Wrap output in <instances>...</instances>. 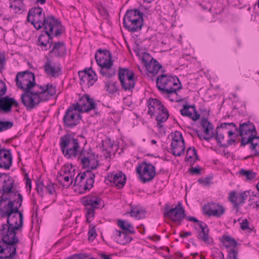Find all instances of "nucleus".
<instances>
[{"label":"nucleus","mask_w":259,"mask_h":259,"mask_svg":"<svg viewBox=\"0 0 259 259\" xmlns=\"http://www.w3.org/2000/svg\"><path fill=\"white\" fill-rule=\"evenodd\" d=\"M7 224L0 226V259H13L16 255L19 243L16 231L23 226V214L18 208L11 209L7 212Z\"/></svg>","instance_id":"1"},{"label":"nucleus","mask_w":259,"mask_h":259,"mask_svg":"<svg viewBox=\"0 0 259 259\" xmlns=\"http://www.w3.org/2000/svg\"><path fill=\"white\" fill-rule=\"evenodd\" d=\"M39 90H27L21 95V101L27 111H31L42 103L48 101L56 93V87L52 83L37 85Z\"/></svg>","instance_id":"2"},{"label":"nucleus","mask_w":259,"mask_h":259,"mask_svg":"<svg viewBox=\"0 0 259 259\" xmlns=\"http://www.w3.org/2000/svg\"><path fill=\"white\" fill-rule=\"evenodd\" d=\"M157 87L162 93L168 95L169 99L174 102V100L170 99V95L177 94V92L182 88L180 81L176 76H172L162 74L156 79Z\"/></svg>","instance_id":"3"},{"label":"nucleus","mask_w":259,"mask_h":259,"mask_svg":"<svg viewBox=\"0 0 259 259\" xmlns=\"http://www.w3.org/2000/svg\"><path fill=\"white\" fill-rule=\"evenodd\" d=\"M60 146L64 156L67 159H74L79 154L78 140L70 134H66L61 138Z\"/></svg>","instance_id":"4"},{"label":"nucleus","mask_w":259,"mask_h":259,"mask_svg":"<svg viewBox=\"0 0 259 259\" xmlns=\"http://www.w3.org/2000/svg\"><path fill=\"white\" fill-rule=\"evenodd\" d=\"M123 24L131 32L140 31L143 26V14L137 9L128 10L124 15Z\"/></svg>","instance_id":"5"},{"label":"nucleus","mask_w":259,"mask_h":259,"mask_svg":"<svg viewBox=\"0 0 259 259\" xmlns=\"http://www.w3.org/2000/svg\"><path fill=\"white\" fill-rule=\"evenodd\" d=\"M42 27L45 31L51 33L55 37L60 36L64 31L61 21L53 15L47 16L40 22V27L36 29L38 30Z\"/></svg>","instance_id":"6"},{"label":"nucleus","mask_w":259,"mask_h":259,"mask_svg":"<svg viewBox=\"0 0 259 259\" xmlns=\"http://www.w3.org/2000/svg\"><path fill=\"white\" fill-rule=\"evenodd\" d=\"M134 76L135 74L133 71L129 69L119 68L118 79L121 84V89L124 91L133 92L136 83Z\"/></svg>","instance_id":"7"},{"label":"nucleus","mask_w":259,"mask_h":259,"mask_svg":"<svg viewBox=\"0 0 259 259\" xmlns=\"http://www.w3.org/2000/svg\"><path fill=\"white\" fill-rule=\"evenodd\" d=\"M101 202L102 199L97 196H88L82 199V203L85 206V217L88 223L91 222V218H94L95 209L102 206Z\"/></svg>","instance_id":"8"},{"label":"nucleus","mask_w":259,"mask_h":259,"mask_svg":"<svg viewBox=\"0 0 259 259\" xmlns=\"http://www.w3.org/2000/svg\"><path fill=\"white\" fill-rule=\"evenodd\" d=\"M141 181L145 183L152 181L156 175L155 167L151 163L144 161L136 168Z\"/></svg>","instance_id":"9"},{"label":"nucleus","mask_w":259,"mask_h":259,"mask_svg":"<svg viewBox=\"0 0 259 259\" xmlns=\"http://www.w3.org/2000/svg\"><path fill=\"white\" fill-rule=\"evenodd\" d=\"M184 209L170 207L169 204H166L164 207L163 216L168 219L177 225H180L186 217Z\"/></svg>","instance_id":"10"},{"label":"nucleus","mask_w":259,"mask_h":259,"mask_svg":"<svg viewBox=\"0 0 259 259\" xmlns=\"http://www.w3.org/2000/svg\"><path fill=\"white\" fill-rule=\"evenodd\" d=\"M201 126L203 127L204 133L207 135V137H204L203 139L209 142L213 137H215L218 143L222 144V141L225 139V135L217 130L215 134L213 132H210L213 129V126L211 122L206 118H202L200 121Z\"/></svg>","instance_id":"11"},{"label":"nucleus","mask_w":259,"mask_h":259,"mask_svg":"<svg viewBox=\"0 0 259 259\" xmlns=\"http://www.w3.org/2000/svg\"><path fill=\"white\" fill-rule=\"evenodd\" d=\"M72 105L74 107L73 109H76L79 113L88 112L97 107L94 99L87 94L80 98L76 103Z\"/></svg>","instance_id":"12"},{"label":"nucleus","mask_w":259,"mask_h":259,"mask_svg":"<svg viewBox=\"0 0 259 259\" xmlns=\"http://www.w3.org/2000/svg\"><path fill=\"white\" fill-rule=\"evenodd\" d=\"M95 175L90 170L79 172L74 181V186L80 185L83 180L86 179L82 189L84 191L90 190L94 186Z\"/></svg>","instance_id":"13"},{"label":"nucleus","mask_w":259,"mask_h":259,"mask_svg":"<svg viewBox=\"0 0 259 259\" xmlns=\"http://www.w3.org/2000/svg\"><path fill=\"white\" fill-rule=\"evenodd\" d=\"M72 105L69 106L65 113L63 118L64 126L66 127L72 128L77 125L81 119L79 113H75L77 111Z\"/></svg>","instance_id":"14"},{"label":"nucleus","mask_w":259,"mask_h":259,"mask_svg":"<svg viewBox=\"0 0 259 259\" xmlns=\"http://www.w3.org/2000/svg\"><path fill=\"white\" fill-rule=\"evenodd\" d=\"M44 11L39 7L32 8L29 10L27 21L36 28L40 27V23L46 17Z\"/></svg>","instance_id":"15"},{"label":"nucleus","mask_w":259,"mask_h":259,"mask_svg":"<svg viewBox=\"0 0 259 259\" xmlns=\"http://www.w3.org/2000/svg\"><path fill=\"white\" fill-rule=\"evenodd\" d=\"M222 241L223 245L227 249L232 247L230 250H228V259H237L238 251L236 249L238 245V243L235 240L228 236H223L222 237Z\"/></svg>","instance_id":"16"},{"label":"nucleus","mask_w":259,"mask_h":259,"mask_svg":"<svg viewBox=\"0 0 259 259\" xmlns=\"http://www.w3.org/2000/svg\"><path fill=\"white\" fill-rule=\"evenodd\" d=\"M142 61L144 62L146 69L150 73L153 74H157L159 69L162 67L161 65L156 60L152 58L147 53H144L142 58Z\"/></svg>","instance_id":"17"},{"label":"nucleus","mask_w":259,"mask_h":259,"mask_svg":"<svg viewBox=\"0 0 259 259\" xmlns=\"http://www.w3.org/2000/svg\"><path fill=\"white\" fill-rule=\"evenodd\" d=\"M13 106L19 107V103L14 98L9 96L0 97V111L4 113L10 112Z\"/></svg>","instance_id":"18"},{"label":"nucleus","mask_w":259,"mask_h":259,"mask_svg":"<svg viewBox=\"0 0 259 259\" xmlns=\"http://www.w3.org/2000/svg\"><path fill=\"white\" fill-rule=\"evenodd\" d=\"M105 180L114 184L118 189H121L124 186L126 179L125 175L122 171H119L115 175L108 174Z\"/></svg>","instance_id":"19"},{"label":"nucleus","mask_w":259,"mask_h":259,"mask_svg":"<svg viewBox=\"0 0 259 259\" xmlns=\"http://www.w3.org/2000/svg\"><path fill=\"white\" fill-rule=\"evenodd\" d=\"M12 164V156L10 150H0V167L9 169Z\"/></svg>","instance_id":"20"},{"label":"nucleus","mask_w":259,"mask_h":259,"mask_svg":"<svg viewBox=\"0 0 259 259\" xmlns=\"http://www.w3.org/2000/svg\"><path fill=\"white\" fill-rule=\"evenodd\" d=\"M67 52L66 47L64 41L55 42L49 54L57 58H64Z\"/></svg>","instance_id":"21"},{"label":"nucleus","mask_w":259,"mask_h":259,"mask_svg":"<svg viewBox=\"0 0 259 259\" xmlns=\"http://www.w3.org/2000/svg\"><path fill=\"white\" fill-rule=\"evenodd\" d=\"M38 41L39 45L42 47V50H49L54 43L52 33L45 31L39 36Z\"/></svg>","instance_id":"22"},{"label":"nucleus","mask_w":259,"mask_h":259,"mask_svg":"<svg viewBox=\"0 0 259 259\" xmlns=\"http://www.w3.org/2000/svg\"><path fill=\"white\" fill-rule=\"evenodd\" d=\"M198 225L201 230L198 232V234L197 236V238L199 240H201L207 244H212L213 239L209 237V230L207 225L203 222H200V224Z\"/></svg>","instance_id":"23"},{"label":"nucleus","mask_w":259,"mask_h":259,"mask_svg":"<svg viewBox=\"0 0 259 259\" xmlns=\"http://www.w3.org/2000/svg\"><path fill=\"white\" fill-rule=\"evenodd\" d=\"M99 62L100 63L99 66L101 67L100 72L103 76L110 78L115 74V69H112L113 61H109L107 63H105V62H102L101 60H99Z\"/></svg>","instance_id":"24"},{"label":"nucleus","mask_w":259,"mask_h":259,"mask_svg":"<svg viewBox=\"0 0 259 259\" xmlns=\"http://www.w3.org/2000/svg\"><path fill=\"white\" fill-rule=\"evenodd\" d=\"M237 132H238V134L236 135V136H240L241 137L247 135L250 133H253L254 132L256 133L254 125L249 121L243 123H240L239 127L238 128L237 127Z\"/></svg>","instance_id":"25"},{"label":"nucleus","mask_w":259,"mask_h":259,"mask_svg":"<svg viewBox=\"0 0 259 259\" xmlns=\"http://www.w3.org/2000/svg\"><path fill=\"white\" fill-rule=\"evenodd\" d=\"M78 74L80 80V84L83 85L87 82L88 87L93 85L98 79V77L96 73H94V74H87L84 71H78Z\"/></svg>","instance_id":"26"},{"label":"nucleus","mask_w":259,"mask_h":259,"mask_svg":"<svg viewBox=\"0 0 259 259\" xmlns=\"http://www.w3.org/2000/svg\"><path fill=\"white\" fill-rule=\"evenodd\" d=\"M14 182L15 181L14 179L11 176H9L8 177L4 178L3 186L2 187L3 195L13 193L14 196H16L17 191L16 190H13L14 186Z\"/></svg>","instance_id":"27"},{"label":"nucleus","mask_w":259,"mask_h":259,"mask_svg":"<svg viewBox=\"0 0 259 259\" xmlns=\"http://www.w3.org/2000/svg\"><path fill=\"white\" fill-rule=\"evenodd\" d=\"M45 72L53 77H58L60 74L61 71V67L60 65L57 66H53L50 63V61L48 60L44 66Z\"/></svg>","instance_id":"28"},{"label":"nucleus","mask_w":259,"mask_h":259,"mask_svg":"<svg viewBox=\"0 0 259 259\" xmlns=\"http://www.w3.org/2000/svg\"><path fill=\"white\" fill-rule=\"evenodd\" d=\"M171 153L175 156H181L184 153L185 142H171Z\"/></svg>","instance_id":"29"},{"label":"nucleus","mask_w":259,"mask_h":259,"mask_svg":"<svg viewBox=\"0 0 259 259\" xmlns=\"http://www.w3.org/2000/svg\"><path fill=\"white\" fill-rule=\"evenodd\" d=\"M199 160L196 149L194 147L188 148L186 153L185 160L189 162L190 165H193L196 161Z\"/></svg>","instance_id":"30"},{"label":"nucleus","mask_w":259,"mask_h":259,"mask_svg":"<svg viewBox=\"0 0 259 259\" xmlns=\"http://www.w3.org/2000/svg\"><path fill=\"white\" fill-rule=\"evenodd\" d=\"M97 53L100 54H103L102 57H99L98 54L96 53L95 59L98 65H99V60H101L102 62L107 63L109 61H113L112 59V55L110 52L107 50H102L101 49L97 50Z\"/></svg>","instance_id":"31"},{"label":"nucleus","mask_w":259,"mask_h":259,"mask_svg":"<svg viewBox=\"0 0 259 259\" xmlns=\"http://www.w3.org/2000/svg\"><path fill=\"white\" fill-rule=\"evenodd\" d=\"M23 79L27 81H31L33 83H36L35 81L34 74L29 71H25L23 72H18L16 77V84L19 83V79Z\"/></svg>","instance_id":"32"},{"label":"nucleus","mask_w":259,"mask_h":259,"mask_svg":"<svg viewBox=\"0 0 259 259\" xmlns=\"http://www.w3.org/2000/svg\"><path fill=\"white\" fill-rule=\"evenodd\" d=\"M18 88L22 89L23 92H27L28 90L31 91L35 89L36 87L37 88V84L36 83L31 82V81L19 79V83L17 84Z\"/></svg>","instance_id":"33"},{"label":"nucleus","mask_w":259,"mask_h":259,"mask_svg":"<svg viewBox=\"0 0 259 259\" xmlns=\"http://www.w3.org/2000/svg\"><path fill=\"white\" fill-rule=\"evenodd\" d=\"M190 105H184L183 109L180 110L182 115L187 116L192 119L193 121H196L200 117V114L198 112H195V114H193L192 112L189 111Z\"/></svg>","instance_id":"34"},{"label":"nucleus","mask_w":259,"mask_h":259,"mask_svg":"<svg viewBox=\"0 0 259 259\" xmlns=\"http://www.w3.org/2000/svg\"><path fill=\"white\" fill-rule=\"evenodd\" d=\"M255 139H259V137L251 134L246 139V137H243V136L241 141V146H245L247 144H250V149L251 150H253L255 149L257 145V144L255 143Z\"/></svg>","instance_id":"35"},{"label":"nucleus","mask_w":259,"mask_h":259,"mask_svg":"<svg viewBox=\"0 0 259 259\" xmlns=\"http://www.w3.org/2000/svg\"><path fill=\"white\" fill-rule=\"evenodd\" d=\"M117 225L122 230V232H128L131 234L135 233V230L133 226L131 223H127L126 221L118 220Z\"/></svg>","instance_id":"36"},{"label":"nucleus","mask_w":259,"mask_h":259,"mask_svg":"<svg viewBox=\"0 0 259 259\" xmlns=\"http://www.w3.org/2000/svg\"><path fill=\"white\" fill-rule=\"evenodd\" d=\"M15 209L14 208V201H9L8 203H2L0 205V215L2 218H6L7 212L9 211L11 209Z\"/></svg>","instance_id":"37"},{"label":"nucleus","mask_w":259,"mask_h":259,"mask_svg":"<svg viewBox=\"0 0 259 259\" xmlns=\"http://www.w3.org/2000/svg\"><path fill=\"white\" fill-rule=\"evenodd\" d=\"M116 235L120 237L119 243L122 245L130 243L133 238L129 236V233L126 232H121V231L116 230L115 231Z\"/></svg>","instance_id":"38"},{"label":"nucleus","mask_w":259,"mask_h":259,"mask_svg":"<svg viewBox=\"0 0 259 259\" xmlns=\"http://www.w3.org/2000/svg\"><path fill=\"white\" fill-rule=\"evenodd\" d=\"M148 104L149 108L148 113L149 114L153 116L156 112L157 106L159 105V100L157 99L150 98L149 99Z\"/></svg>","instance_id":"39"},{"label":"nucleus","mask_w":259,"mask_h":259,"mask_svg":"<svg viewBox=\"0 0 259 259\" xmlns=\"http://www.w3.org/2000/svg\"><path fill=\"white\" fill-rule=\"evenodd\" d=\"M117 84L116 81H107L105 82V89L109 94H113L118 91Z\"/></svg>","instance_id":"40"},{"label":"nucleus","mask_w":259,"mask_h":259,"mask_svg":"<svg viewBox=\"0 0 259 259\" xmlns=\"http://www.w3.org/2000/svg\"><path fill=\"white\" fill-rule=\"evenodd\" d=\"M216 207L217 208H219V204L211 202L207 204H205L202 208L203 212L204 214L209 216V214L210 213H212V211H213Z\"/></svg>","instance_id":"41"},{"label":"nucleus","mask_w":259,"mask_h":259,"mask_svg":"<svg viewBox=\"0 0 259 259\" xmlns=\"http://www.w3.org/2000/svg\"><path fill=\"white\" fill-rule=\"evenodd\" d=\"M239 198V195H237L236 192L232 191L230 192L229 200L235 208H238L240 205Z\"/></svg>","instance_id":"42"},{"label":"nucleus","mask_w":259,"mask_h":259,"mask_svg":"<svg viewBox=\"0 0 259 259\" xmlns=\"http://www.w3.org/2000/svg\"><path fill=\"white\" fill-rule=\"evenodd\" d=\"M10 8H13L16 11L21 10L23 6V0H9Z\"/></svg>","instance_id":"43"},{"label":"nucleus","mask_w":259,"mask_h":259,"mask_svg":"<svg viewBox=\"0 0 259 259\" xmlns=\"http://www.w3.org/2000/svg\"><path fill=\"white\" fill-rule=\"evenodd\" d=\"M239 174L241 175L245 176L246 179L248 180H253L256 176V174L252 170H245L244 169H241L239 171Z\"/></svg>","instance_id":"44"},{"label":"nucleus","mask_w":259,"mask_h":259,"mask_svg":"<svg viewBox=\"0 0 259 259\" xmlns=\"http://www.w3.org/2000/svg\"><path fill=\"white\" fill-rule=\"evenodd\" d=\"M169 117V113L167 110L165 111L158 113L156 117V120L160 122H165Z\"/></svg>","instance_id":"45"},{"label":"nucleus","mask_w":259,"mask_h":259,"mask_svg":"<svg viewBox=\"0 0 259 259\" xmlns=\"http://www.w3.org/2000/svg\"><path fill=\"white\" fill-rule=\"evenodd\" d=\"M219 208H217L212 211V213L209 214V216H215L217 217H220L225 212V209L224 207L219 204Z\"/></svg>","instance_id":"46"},{"label":"nucleus","mask_w":259,"mask_h":259,"mask_svg":"<svg viewBox=\"0 0 259 259\" xmlns=\"http://www.w3.org/2000/svg\"><path fill=\"white\" fill-rule=\"evenodd\" d=\"M78 158H82V157H90V158H92L94 156L93 154L92 151L91 149L85 150L84 149L81 150H79V154L77 156Z\"/></svg>","instance_id":"47"},{"label":"nucleus","mask_w":259,"mask_h":259,"mask_svg":"<svg viewBox=\"0 0 259 259\" xmlns=\"http://www.w3.org/2000/svg\"><path fill=\"white\" fill-rule=\"evenodd\" d=\"M89 228L90 229L88 232V239L89 240L93 241L97 235L95 229V226H93V225H90Z\"/></svg>","instance_id":"48"},{"label":"nucleus","mask_w":259,"mask_h":259,"mask_svg":"<svg viewBox=\"0 0 259 259\" xmlns=\"http://www.w3.org/2000/svg\"><path fill=\"white\" fill-rule=\"evenodd\" d=\"M13 123L12 121H0L1 132L10 129L13 126Z\"/></svg>","instance_id":"49"},{"label":"nucleus","mask_w":259,"mask_h":259,"mask_svg":"<svg viewBox=\"0 0 259 259\" xmlns=\"http://www.w3.org/2000/svg\"><path fill=\"white\" fill-rule=\"evenodd\" d=\"M129 213L131 214V217L136 218L138 217L139 219H141L144 217L145 212L141 210H135L132 209Z\"/></svg>","instance_id":"50"},{"label":"nucleus","mask_w":259,"mask_h":259,"mask_svg":"<svg viewBox=\"0 0 259 259\" xmlns=\"http://www.w3.org/2000/svg\"><path fill=\"white\" fill-rule=\"evenodd\" d=\"M171 142H185L181 132L175 131L172 137Z\"/></svg>","instance_id":"51"},{"label":"nucleus","mask_w":259,"mask_h":259,"mask_svg":"<svg viewBox=\"0 0 259 259\" xmlns=\"http://www.w3.org/2000/svg\"><path fill=\"white\" fill-rule=\"evenodd\" d=\"M89 255L86 253H76L70 255L65 259H85L89 257Z\"/></svg>","instance_id":"52"},{"label":"nucleus","mask_w":259,"mask_h":259,"mask_svg":"<svg viewBox=\"0 0 259 259\" xmlns=\"http://www.w3.org/2000/svg\"><path fill=\"white\" fill-rule=\"evenodd\" d=\"M228 125H232V127L235 129V132H237V126L236 124L233 122L222 123L217 127V130H220V128L229 129Z\"/></svg>","instance_id":"53"},{"label":"nucleus","mask_w":259,"mask_h":259,"mask_svg":"<svg viewBox=\"0 0 259 259\" xmlns=\"http://www.w3.org/2000/svg\"><path fill=\"white\" fill-rule=\"evenodd\" d=\"M91 158L90 157H82V158H78L80 160L81 164L83 167H90L91 162Z\"/></svg>","instance_id":"54"},{"label":"nucleus","mask_w":259,"mask_h":259,"mask_svg":"<svg viewBox=\"0 0 259 259\" xmlns=\"http://www.w3.org/2000/svg\"><path fill=\"white\" fill-rule=\"evenodd\" d=\"M73 168V165L70 163H66L61 168L62 171L65 175H68L70 170L72 169Z\"/></svg>","instance_id":"55"},{"label":"nucleus","mask_w":259,"mask_h":259,"mask_svg":"<svg viewBox=\"0 0 259 259\" xmlns=\"http://www.w3.org/2000/svg\"><path fill=\"white\" fill-rule=\"evenodd\" d=\"M249 194V192L246 191L243 192H241L239 194V203L240 205L244 203L245 202V200L247 198Z\"/></svg>","instance_id":"56"},{"label":"nucleus","mask_w":259,"mask_h":259,"mask_svg":"<svg viewBox=\"0 0 259 259\" xmlns=\"http://www.w3.org/2000/svg\"><path fill=\"white\" fill-rule=\"evenodd\" d=\"M7 87L6 83L2 80H0V97L4 96L7 92Z\"/></svg>","instance_id":"57"},{"label":"nucleus","mask_w":259,"mask_h":259,"mask_svg":"<svg viewBox=\"0 0 259 259\" xmlns=\"http://www.w3.org/2000/svg\"><path fill=\"white\" fill-rule=\"evenodd\" d=\"M44 185L42 181L38 180L36 182V189L38 194L42 195Z\"/></svg>","instance_id":"58"},{"label":"nucleus","mask_w":259,"mask_h":259,"mask_svg":"<svg viewBox=\"0 0 259 259\" xmlns=\"http://www.w3.org/2000/svg\"><path fill=\"white\" fill-rule=\"evenodd\" d=\"M17 196H18V198L17 199L13 200V201H14V203L16 202L17 203V204H18V206L16 205V206H14V208H18V210H19V208H20V207L22 206V204L23 196L20 193H18L17 194Z\"/></svg>","instance_id":"59"},{"label":"nucleus","mask_w":259,"mask_h":259,"mask_svg":"<svg viewBox=\"0 0 259 259\" xmlns=\"http://www.w3.org/2000/svg\"><path fill=\"white\" fill-rule=\"evenodd\" d=\"M54 185V184L50 182L45 186L48 192L51 195L53 194L55 192V189Z\"/></svg>","instance_id":"60"},{"label":"nucleus","mask_w":259,"mask_h":259,"mask_svg":"<svg viewBox=\"0 0 259 259\" xmlns=\"http://www.w3.org/2000/svg\"><path fill=\"white\" fill-rule=\"evenodd\" d=\"M63 179H64V182L66 183V184L62 183L61 182V180H59V182L63 186V187H65L67 188L69 187L70 185H69V183H70L71 179H70V178H69V176L65 175L63 177Z\"/></svg>","instance_id":"61"},{"label":"nucleus","mask_w":259,"mask_h":259,"mask_svg":"<svg viewBox=\"0 0 259 259\" xmlns=\"http://www.w3.org/2000/svg\"><path fill=\"white\" fill-rule=\"evenodd\" d=\"M212 177H207L204 179H200L198 182L200 184H203L205 185H209L210 184V181L212 180Z\"/></svg>","instance_id":"62"},{"label":"nucleus","mask_w":259,"mask_h":259,"mask_svg":"<svg viewBox=\"0 0 259 259\" xmlns=\"http://www.w3.org/2000/svg\"><path fill=\"white\" fill-rule=\"evenodd\" d=\"M236 142L235 139H229L227 140V142L226 143L224 144H220V147L222 148H227L230 145H232V144H234Z\"/></svg>","instance_id":"63"},{"label":"nucleus","mask_w":259,"mask_h":259,"mask_svg":"<svg viewBox=\"0 0 259 259\" xmlns=\"http://www.w3.org/2000/svg\"><path fill=\"white\" fill-rule=\"evenodd\" d=\"M249 222L246 219L243 220L242 223H240V227L242 230H245L249 229L248 226Z\"/></svg>","instance_id":"64"}]
</instances>
